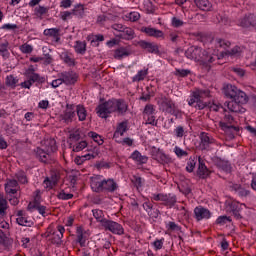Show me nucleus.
Returning a JSON list of instances; mask_svg holds the SVG:
<instances>
[{
	"label": "nucleus",
	"instance_id": "052dcab7",
	"mask_svg": "<svg viewBox=\"0 0 256 256\" xmlns=\"http://www.w3.org/2000/svg\"><path fill=\"white\" fill-rule=\"evenodd\" d=\"M20 51L25 54L33 53V46L30 44H22L20 46Z\"/></svg>",
	"mask_w": 256,
	"mask_h": 256
},
{
	"label": "nucleus",
	"instance_id": "1a4fd4ad",
	"mask_svg": "<svg viewBox=\"0 0 256 256\" xmlns=\"http://www.w3.org/2000/svg\"><path fill=\"white\" fill-rule=\"evenodd\" d=\"M199 138H200L199 147L201 151H211V146L217 144V141L215 140V138H213V136H211V134L207 132H202Z\"/></svg>",
	"mask_w": 256,
	"mask_h": 256
},
{
	"label": "nucleus",
	"instance_id": "aec40b11",
	"mask_svg": "<svg viewBox=\"0 0 256 256\" xmlns=\"http://www.w3.org/2000/svg\"><path fill=\"white\" fill-rule=\"evenodd\" d=\"M27 75L32 85L33 83H39V84L45 83V77L39 75L38 73H35V70L31 68L28 69Z\"/></svg>",
	"mask_w": 256,
	"mask_h": 256
},
{
	"label": "nucleus",
	"instance_id": "6e6d98bb",
	"mask_svg": "<svg viewBox=\"0 0 256 256\" xmlns=\"http://www.w3.org/2000/svg\"><path fill=\"white\" fill-rule=\"evenodd\" d=\"M174 153L176 155V157H187V155H189V153H187V151L181 149L179 146H175L174 147Z\"/></svg>",
	"mask_w": 256,
	"mask_h": 256
},
{
	"label": "nucleus",
	"instance_id": "774afa93",
	"mask_svg": "<svg viewBox=\"0 0 256 256\" xmlns=\"http://www.w3.org/2000/svg\"><path fill=\"white\" fill-rule=\"evenodd\" d=\"M165 194L163 193H153L151 196L152 201H162L164 200Z\"/></svg>",
	"mask_w": 256,
	"mask_h": 256
},
{
	"label": "nucleus",
	"instance_id": "423d86ee",
	"mask_svg": "<svg viewBox=\"0 0 256 256\" xmlns=\"http://www.w3.org/2000/svg\"><path fill=\"white\" fill-rule=\"evenodd\" d=\"M158 105L160 111H163V113H168L169 115H175L177 117V114L179 113V108L177 107L173 99H171V97L161 96Z\"/></svg>",
	"mask_w": 256,
	"mask_h": 256
},
{
	"label": "nucleus",
	"instance_id": "e433bc0d",
	"mask_svg": "<svg viewBox=\"0 0 256 256\" xmlns=\"http://www.w3.org/2000/svg\"><path fill=\"white\" fill-rule=\"evenodd\" d=\"M149 73V69H143L138 71V73L132 78L133 83H139V81H144L145 77H147Z\"/></svg>",
	"mask_w": 256,
	"mask_h": 256
},
{
	"label": "nucleus",
	"instance_id": "6ab92c4d",
	"mask_svg": "<svg viewBox=\"0 0 256 256\" xmlns=\"http://www.w3.org/2000/svg\"><path fill=\"white\" fill-rule=\"evenodd\" d=\"M34 153L36 154L37 159L41 161L42 163H49V159L51 155H49L51 152H47L46 149H42L40 147L36 148L34 150Z\"/></svg>",
	"mask_w": 256,
	"mask_h": 256
},
{
	"label": "nucleus",
	"instance_id": "bf43d9fd",
	"mask_svg": "<svg viewBox=\"0 0 256 256\" xmlns=\"http://www.w3.org/2000/svg\"><path fill=\"white\" fill-rule=\"evenodd\" d=\"M163 243H165V239L164 238H162V239H157V240H155L153 243H152V245H153V247H154V249L156 250V251H159V250H161V249H163Z\"/></svg>",
	"mask_w": 256,
	"mask_h": 256
},
{
	"label": "nucleus",
	"instance_id": "6e6552de",
	"mask_svg": "<svg viewBox=\"0 0 256 256\" xmlns=\"http://www.w3.org/2000/svg\"><path fill=\"white\" fill-rule=\"evenodd\" d=\"M76 243L80 245V247H85L87 245V241H89V237H91V230L85 229L83 226H76Z\"/></svg>",
	"mask_w": 256,
	"mask_h": 256
},
{
	"label": "nucleus",
	"instance_id": "dca6fc26",
	"mask_svg": "<svg viewBox=\"0 0 256 256\" xmlns=\"http://www.w3.org/2000/svg\"><path fill=\"white\" fill-rule=\"evenodd\" d=\"M194 218L196 221H203V219H211V211L203 206L194 208Z\"/></svg>",
	"mask_w": 256,
	"mask_h": 256
},
{
	"label": "nucleus",
	"instance_id": "0eeeda50",
	"mask_svg": "<svg viewBox=\"0 0 256 256\" xmlns=\"http://www.w3.org/2000/svg\"><path fill=\"white\" fill-rule=\"evenodd\" d=\"M151 157L154 161L163 165V167H167V165H171L173 163V158H171L169 154H165L163 150L155 146L151 148Z\"/></svg>",
	"mask_w": 256,
	"mask_h": 256
},
{
	"label": "nucleus",
	"instance_id": "e2e57ef3",
	"mask_svg": "<svg viewBox=\"0 0 256 256\" xmlns=\"http://www.w3.org/2000/svg\"><path fill=\"white\" fill-rule=\"evenodd\" d=\"M128 19L132 22L139 21V19H141V14H139V12H130Z\"/></svg>",
	"mask_w": 256,
	"mask_h": 256
},
{
	"label": "nucleus",
	"instance_id": "20e7f679",
	"mask_svg": "<svg viewBox=\"0 0 256 256\" xmlns=\"http://www.w3.org/2000/svg\"><path fill=\"white\" fill-rule=\"evenodd\" d=\"M65 234V227L62 225H58L56 230H51V228H48V230L42 234V237L45 239H49V241L52 243V245H56V247H61L63 245V235Z\"/></svg>",
	"mask_w": 256,
	"mask_h": 256
},
{
	"label": "nucleus",
	"instance_id": "8fccbe9b",
	"mask_svg": "<svg viewBox=\"0 0 256 256\" xmlns=\"http://www.w3.org/2000/svg\"><path fill=\"white\" fill-rule=\"evenodd\" d=\"M44 35L46 37H57V35H59V29L57 28L45 29Z\"/></svg>",
	"mask_w": 256,
	"mask_h": 256
},
{
	"label": "nucleus",
	"instance_id": "09e8293b",
	"mask_svg": "<svg viewBox=\"0 0 256 256\" xmlns=\"http://www.w3.org/2000/svg\"><path fill=\"white\" fill-rule=\"evenodd\" d=\"M132 183L137 189H141V187H143V183H145V180L139 176H133Z\"/></svg>",
	"mask_w": 256,
	"mask_h": 256
},
{
	"label": "nucleus",
	"instance_id": "f03ea898",
	"mask_svg": "<svg viewBox=\"0 0 256 256\" xmlns=\"http://www.w3.org/2000/svg\"><path fill=\"white\" fill-rule=\"evenodd\" d=\"M129 109V105L123 99H112L108 100L96 108V113L98 117L101 119H107L111 113H118V115H125L127 110Z\"/></svg>",
	"mask_w": 256,
	"mask_h": 256
},
{
	"label": "nucleus",
	"instance_id": "a878e982",
	"mask_svg": "<svg viewBox=\"0 0 256 256\" xmlns=\"http://www.w3.org/2000/svg\"><path fill=\"white\" fill-rule=\"evenodd\" d=\"M162 203L165 207H169V209H171L172 207H175V203H177V196L173 194H164V200Z\"/></svg>",
	"mask_w": 256,
	"mask_h": 256
},
{
	"label": "nucleus",
	"instance_id": "864d4df0",
	"mask_svg": "<svg viewBox=\"0 0 256 256\" xmlns=\"http://www.w3.org/2000/svg\"><path fill=\"white\" fill-rule=\"evenodd\" d=\"M174 134L178 139L183 138L185 136V128L183 126H177L174 129Z\"/></svg>",
	"mask_w": 256,
	"mask_h": 256
},
{
	"label": "nucleus",
	"instance_id": "69168bd1",
	"mask_svg": "<svg viewBox=\"0 0 256 256\" xmlns=\"http://www.w3.org/2000/svg\"><path fill=\"white\" fill-rule=\"evenodd\" d=\"M143 209H145L148 213V215H150V217L153 215L151 213V211H153V203L147 201L143 203Z\"/></svg>",
	"mask_w": 256,
	"mask_h": 256
},
{
	"label": "nucleus",
	"instance_id": "680f3d73",
	"mask_svg": "<svg viewBox=\"0 0 256 256\" xmlns=\"http://www.w3.org/2000/svg\"><path fill=\"white\" fill-rule=\"evenodd\" d=\"M69 139L70 141H79V139H81V133L79 132V130L70 132Z\"/></svg>",
	"mask_w": 256,
	"mask_h": 256
},
{
	"label": "nucleus",
	"instance_id": "a19ab883",
	"mask_svg": "<svg viewBox=\"0 0 256 256\" xmlns=\"http://www.w3.org/2000/svg\"><path fill=\"white\" fill-rule=\"evenodd\" d=\"M61 59L64 61V63H66V65H69L70 67L75 65V58H73V56L67 52H63L61 54Z\"/></svg>",
	"mask_w": 256,
	"mask_h": 256
},
{
	"label": "nucleus",
	"instance_id": "f3484780",
	"mask_svg": "<svg viewBox=\"0 0 256 256\" xmlns=\"http://www.w3.org/2000/svg\"><path fill=\"white\" fill-rule=\"evenodd\" d=\"M198 169H197V175L200 177V179H207L209 175H211V171L207 169V166L205 165V161H203V158L201 156L198 158Z\"/></svg>",
	"mask_w": 256,
	"mask_h": 256
},
{
	"label": "nucleus",
	"instance_id": "5701e85b",
	"mask_svg": "<svg viewBox=\"0 0 256 256\" xmlns=\"http://www.w3.org/2000/svg\"><path fill=\"white\" fill-rule=\"evenodd\" d=\"M95 157H97V152H93V153H88L82 156H77L74 159V163L76 165H83L85 163V161H91V159H95Z\"/></svg>",
	"mask_w": 256,
	"mask_h": 256
},
{
	"label": "nucleus",
	"instance_id": "49530a36",
	"mask_svg": "<svg viewBox=\"0 0 256 256\" xmlns=\"http://www.w3.org/2000/svg\"><path fill=\"white\" fill-rule=\"evenodd\" d=\"M58 199H61L62 201H69V199H73V194L66 193L65 190H61L57 194Z\"/></svg>",
	"mask_w": 256,
	"mask_h": 256
},
{
	"label": "nucleus",
	"instance_id": "4468645a",
	"mask_svg": "<svg viewBox=\"0 0 256 256\" xmlns=\"http://www.w3.org/2000/svg\"><path fill=\"white\" fill-rule=\"evenodd\" d=\"M75 105L67 104L66 109L60 115V119L64 121V123H73V119H75Z\"/></svg>",
	"mask_w": 256,
	"mask_h": 256
},
{
	"label": "nucleus",
	"instance_id": "9b49d317",
	"mask_svg": "<svg viewBox=\"0 0 256 256\" xmlns=\"http://www.w3.org/2000/svg\"><path fill=\"white\" fill-rule=\"evenodd\" d=\"M103 229L105 231H110V233H113L114 235H124L125 229H123V226L113 220H107L102 225Z\"/></svg>",
	"mask_w": 256,
	"mask_h": 256
},
{
	"label": "nucleus",
	"instance_id": "f257e3e1",
	"mask_svg": "<svg viewBox=\"0 0 256 256\" xmlns=\"http://www.w3.org/2000/svg\"><path fill=\"white\" fill-rule=\"evenodd\" d=\"M185 56L187 57V59L197 61L201 69H203V71H206V73H209V71H211V65H213V62L216 59H219L217 55L211 54L207 50L195 46L189 47L185 51Z\"/></svg>",
	"mask_w": 256,
	"mask_h": 256
},
{
	"label": "nucleus",
	"instance_id": "37998d69",
	"mask_svg": "<svg viewBox=\"0 0 256 256\" xmlns=\"http://www.w3.org/2000/svg\"><path fill=\"white\" fill-rule=\"evenodd\" d=\"M16 178L22 185H27V183H29V180L27 179V174H25L24 171L17 172Z\"/></svg>",
	"mask_w": 256,
	"mask_h": 256
},
{
	"label": "nucleus",
	"instance_id": "ea45409f",
	"mask_svg": "<svg viewBox=\"0 0 256 256\" xmlns=\"http://www.w3.org/2000/svg\"><path fill=\"white\" fill-rule=\"evenodd\" d=\"M217 167L219 169H221L222 171H225V173H231V163H229V161H225V160H220L217 163Z\"/></svg>",
	"mask_w": 256,
	"mask_h": 256
},
{
	"label": "nucleus",
	"instance_id": "cd10ccee",
	"mask_svg": "<svg viewBox=\"0 0 256 256\" xmlns=\"http://www.w3.org/2000/svg\"><path fill=\"white\" fill-rule=\"evenodd\" d=\"M92 213H93V217L96 219L97 223H100L101 227H103L105 222L108 220L105 218V213L103 212V210L93 209Z\"/></svg>",
	"mask_w": 256,
	"mask_h": 256
},
{
	"label": "nucleus",
	"instance_id": "7ed1b4c3",
	"mask_svg": "<svg viewBox=\"0 0 256 256\" xmlns=\"http://www.w3.org/2000/svg\"><path fill=\"white\" fill-rule=\"evenodd\" d=\"M91 189L94 193H115L119 185L114 179H101V176H95L91 180Z\"/></svg>",
	"mask_w": 256,
	"mask_h": 256
},
{
	"label": "nucleus",
	"instance_id": "a211bd4d",
	"mask_svg": "<svg viewBox=\"0 0 256 256\" xmlns=\"http://www.w3.org/2000/svg\"><path fill=\"white\" fill-rule=\"evenodd\" d=\"M142 33H145L148 37H155V39H161V37H164V33L161 30H157L156 28L152 27H142L141 28Z\"/></svg>",
	"mask_w": 256,
	"mask_h": 256
},
{
	"label": "nucleus",
	"instance_id": "bb28decb",
	"mask_svg": "<svg viewBox=\"0 0 256 256\" xmlns=\"http://www.w3.org/2000/svg\"><path fill=\"white\" fill-rule=\"evenodd\" d=\"M7 209H9L7 199H5L3 194H0V219L7 217Z\"/></svg>",
	"mask_w": 256,
	"mask_h": 256
},
{
	"label": "nucleus",
	"instance_id": "c03bdc74",
	"mask_svg": "<svg viewBox=\"0 0 256 256\" xmlns=\"http://www.w3.org/2000/svg\"><path fill=\"white\" fill-rule=\"evenodd\" d=\"M72 15H75L76 17H83L85 15V8L83 5H77L72 10Z\"/></svg>",
	"mask_w": 256,
	"mask_h": 256
},
{
	"label": "nucleus",
	"instance_id": "79ce46f5",
	"mask_svg": "<svg viewBox=\"0 0 256 256\" xmlns=\"http://www.w3.org/2000/svg\"><path fill=\"white\" fill-rule=\"evenodd\" d=\"M88 136L91 137V139H93V141H95V143H97L98 145H103V143H105L103 137L96 132H89Z\"/></svg>",
	"mask_w": 256,
	"mask_h": 256
},
{
	"label": "nucleus",
	"instance_id": "0e129e2a",
	"mask_svg": "<svg viewBox=\"0 0 256 256\" xmlns=\"http://www.w3.org/2000/svg\"><path fill=\"white\" fill-rule=\"evenodd\" d=\"M183 25H185V22H183V20L177 18V17H173L172 18V26L179 28V27H183Z\"/></svg>",
	"mask_w": 256,
	"mask_h": 256
},
{
	"label": "nucleus",
	"instance_id": "3c124183",
	"mask_svg": "<svg viewBox=\"0 0 256 256\" xmlns=\"http://www.w3.org/2000/svg\"><path fill=\"white\" fill-rule=\"evenodd\" d=\"M174 75L176 77H187L191 75V70L189 69H176Z\"/></svg>",
	"mask_w": 256,
	"mask_h": 256
},
{
	"label": "nucleus",
	"instance_id": "7c9ffc66",
	"mask_svg": "<svg viewBox=\"0 0 256 256\" xmlns=\"http://www.w3.org/2000/svg\"><path fill=\"white\" fill-rule=\"evenodd\" d=\"M75 113H77L79 121H85V119H87V109H85V106L77 105L75 108Z\"/></svg>",
	"mask_w": 256,
	"mask_h": 256
},
{
	"label": "nucleus",
	"instance_id": "de8ad7c7",
	"mask_svg": "<svg viewBox=\"0 0 256 256\" xmlns=\"http://www.w3.org/2000/svg\"><path fill=\"white\" fill-rule=\"evenodd\" d=\"M85 148H87V141H81L72 147V151L79 153V151H83Z\"/></svg>",
	"mask_w": 256,
	"mask_h": 256
},
{
	"label": "nucleus",
	"instance_id": "4be33fe9",
	"mask_svg": "<svg viewBox=\"0 0 256 256\" xmlns=\"http://www.w3.org/2000/svg\"><path fill=\"white\" fill-rule=\"evenodd\" d=\"M117 37H119V39H123L124 41H133V39H135V30L126 26L124 31L118 34Z\"/></svg>",
	"mask_w": 256,
	"mask_h": 256
},
{
	"label": "nucleus",
	"instance_id": "2eb2a0df",
	"mask_svg": "<svg viewBox=\"0 0 256 256\" xmlns=\"http://www.w3.org/2000/svg\"><path fill=\"white\" fill-rule=\"evenodd\" d=\"M59 77L62 78L65 85H75L79 79V75L73 71H66L59 74Z\"/></svg>",
	"mask_w": 256,
	"mask_h": 256
},
{
	"label": "nucleus",
	"instance_id": "4d7b16f0",
	"mask_svg": "<svg viewBox=\"0 0 256 256\" xmlns=\"http://www.w3.org/2000/svg\"><path fill=\"white\" fill-rule=\"evenodd\" d=\"M216 43L219 47H222L223 49H227V48L231 47V42L221 39V38H217Z\"/></svg>",
	"mask_w": 256,
	"mask_h": 256
},
{
	"label": "nucleus",
	"instance_id": "2f4dec72",
	"mask_svg": "<svg viewBox=\"0 0 256 256\" xmlns=\"http://www.w3.org/2000/svg\"><path fill=\"white\" fill-rule=\"evenodd\" d=\"M5 83L7 87H11V89H15V87H17V85L19 84V78H17V76L13 74H10L6 77Z\"/></svg>",
	"mask_w": 256,
	"mask_h": 256
},
{
	"label": "nucleus",
	"instance_id": "603ef678",
	"mask_svg": "<svg viewBox=\"0 0 256 256\" xmlns=\"http://www.w3.org/2000/svg\"><path fill=\"white\" fill-rule=\"evenodd\" d=\"M227 223H231V217L228 216H219L216 220V225H227Z\"/></svg>",
	"mask_w": 256,
	"mask_h": 256
},
{
	"label": "nucleus",
	"instance_id": "393cba45",
	"mask_svg": "<svg viewBox=\"0 0 256 256\" xmlns=\"http://www.w3.org/2000/svg\"><path fill=\"white\" fill-rule=\"evenodd\" d=\"M246 103L237 102V100H232L227 103V108L231 113H241L242 107L241 105H245Z\"/></svg>",
	"mask_w": 256,
	"mask_h": 256
},
{
	"label": "nucleus",
	"instance_id": "b1692460",
	"mask_svg": "<svg viewBox=\"0 0 256 256\" xmlns=\"http://www.w3.org/2000/svg\"><path fill=\"white\" fill-rule=\"evenodd\" d=\"M131 159H133V161H136L138 165H145V163L149 161V157H147L146 155H142L141 152L137 150L131 154Z\"/></svg>",
	"mask_w": 256,
	"mask_h": 256
},
{
	"label": "nucleus",
	"instance_id": "5fc2aeb1",
	"mask_svg": "<svg viewBox=\"0 0 256 256\" xmlns=\"http://www.w3.org/2000/svg\"><path fill=\"white\" fill-rule=\"evenodd\" d=\"M192 107L201 111L207 107V103L203 102L202 99L194 100V105H192Z\"/></svg>",
	"mask_w": 256,
	"mask_h": 256
},
{
	"label": "nucleus",
	"instance_id": "9d476101",
	"mask_svg": "<svg viewBox=\"0 0 256 256\" xmlns=\"http://www.w3.org/2000/svg\"><path fill=\"white\" fill-rule=\"evenodd\" d=\"M143 119L145 125L157 126V120L155 119V106L147 104L143 111Z\"/></svg>",
	"mask_w": 256,
	"mask_h": 256
},
{
	"label": "nucleus",
	"instance_id": "c9c22d12",
	"mask_svg": "<svg viewBox=\"0 0 256 256\" xmlns=\"http://www.w3.org/2000/svg\"><path fill=\"white\" fill-rule=\"evenodd\" d=\"M0 55H2L4 59H9V42L7 40L0 43Z\"/></svg>",
	"mask_w": 256,
	"mask_h": 256
},
{
	"label": "nucleus",
	"instance_id": "c85d7f7f",
	"mask_svg": "<svg viewBox=\"0 0 256 256\" xmlns=\"http://www.w3.org/2000/svg\"><path fill=\"white\" fill-rule=\"evenodd\" d=\"M74 49L78 55H85L87 53V42L86 41H76Z\"/></svg>",
	"mask_w": 256,
	"mask_h": 256
},
{
	"label": "nucleus",
	"instance_id": "4c0bfd02",
	"mask_svg": "<svg viewBox=\"0 0 256 256\" xmlns=\"http://www.w3.org/2000/svg\"><path fill=\"white\" fill-rule=\"evenodd\" d=\"M16 223H18V225H21L22 227H33L35 225V222L29 220L26 216L17 217Z\"/></svg>",
	"mask_w": 256,
	"mask_h": 256
},
{
	"label": "nucleus",
	"instance_id": "39448f33",
	"mask_svg": "<svg viewBox=\"0 0 256 256\" xmlns=\"http://www.w3.org/2000/svg\"><path fill=\"white\" fill-rule=\"evenodd\" d=\"M224 95L228 99H232L234 101H237L238 103H247V101L249 100L245 92L238 89L237 86H233L231 84H227L226 86H224Z\"/></svg>",
	"mask_w": 256,
	"mask_h": 256
},
{
	"label": "nucleus",
	"instance_id": "ddd939ff",
	"mask_svg": "<svg viewBox=\"0 0 256 256\" xmlns=\"http://www.w3.org/2000/svg\"><path fill=\"white\" fill-rule=\"evenodd\" d=\"M210 95L211 91H209V89H196L188 100V105L193 106L195 105V100L207 99Z\"/></svg>",
	"mask_w": 256,
	"mask_h": 256
},
{
	"label": "nucleus",
	"instance_id": "72a5a7b5",
	"mask_svg": "<svg viewBox=\"0 0 256 256\" xmlns=\"http://www.w3.org/2000/svg\"><path fill=\"white\" fill-rule=\"evenodd\" d=\"M129 50L125 47H120L114 51V59H123V57H129Z\"/></svg>",
	"mask_w": 256,
	"mask_h": 256
},
{
	"label": "nucleus",
	"instance_id": "58836bf2",
	"mask_svg": "<svg viewBox=\"0 0 256 256\" xmlns=\"http://www.w3.org/2000/svg\"><path fill=\"white\" fill-rule=\"evenodd\" d=\"M126 131H127V122H121L118 124L116 131L114 132V137H117L118 135L123 137Z\"/></svg>",
	"mask_w": 256,
	"mask_h": 256
},
{
	"label": "nucleus",
	"instance_id": "338daca9",
	"mask_svg": "<svg viewBox=\"0 0 256 256\" xmlns=\"http://www.w3.org/2000/svg\"><path fill=\"white\" fill-rule=\"evenodd\" d=\"M167 227L169 231H181V226L177 225L175 222H169Z\"/></svg>",
	"mask_w": 256,
	"mask_h": 256
},
{
	"label": "nucleus",
	"instance_id": "412c9836",
	"mask_svg": "<svg viewBox=\"0 0 256 256\" xmlns=\"http://www.w3.org/2000/svg\"><path fill=\"white\" fill-rule=\"evenodd\" d=\"M139 45L142 49L148 51V53H155V55H158L159 53V46H157L155 43L140 41Z\"/></svg>",
	"mask_w": 256,
	"mask_h": 256
},
{
	"label": "nucleus",
	"instance_id": "f8f14e48",
	"mask_svg": "<svg viewBox=\"0 0 256 256\" xmlns=\"http://www.w3.org/2000/svg\"><path fill=\"white\" fill-rule=\"evenodd\" d=\"M220 127L224 131H232L233 133H237L239 131V127L235 126V119L231 114H225L224 121L220 122Z\"/></svg>",
	"mask_w": 256,
	"mask_h": 256
},
{
	"label": "nucleus",
	"instance_id": "473e14b6",
	"mask_svg": "<svg viewBox=\"0 0 256 256\" xmlns=\"http://www.w3.org/2000/svg\"><path fill=\"white\" fill-rule=\"evenodd\" d=\"M194 3L198 9H201L202 11L211 10V2H209V0H194Z\"/></svg>",
	"mask_w": 256,
	"mask_h": 256
},
{
	"label": "nucleus",
	"instance_id": "a18cd8bd",
	"mask_svg": "<svg viewBox=\"0 0 256 256\" xmlns=\"http://www.w3.org/2000/svg\"><path fill=\"white\" fill-rule=\"evenodd\" d=\"M197 165V159H192L190 158L187 162V166H186V171L188 173H193V171L195 170V166Z\"/></svg>",
	"mask_w": 256,
	"mask_h": 256
},
{
	"label": "nucleus",
	"instance_id": "c756f323",
	"mask_svg": "<svg viewBox=\"0 0 256 256\" xmlns=\"http://www.w3.org/2000/svg\"><path fill=\"white\" fill-rule=\"evenodd\" d=\"M44 145L47 153H55V151H57V142L55 141V139L45 140Z\"/></svg>",
	"mask_w": 256,
	"mask_h": 256
},
{
	"label": "nucleus",
	"instance_id": "f704fd0d",
	"mask_svg": "<svg viewBox=\"0 0 256 256\" xmlns=\"http://www.w3.org/2000/svg\"><path fill=\"white\" fill-rule=\"evenodd\" d=\"M47 13H49V7L47 6L38 5L34 8V15L40 19L41 17L47 15Z\"/></svg>",
	"mask_w": 256,
	"mask_h": 256
},
{
	"label": "nucleus",
	"instance_id": "13d9d810",
	"mask_svg": "<svg viewBox=\"0 0 256 256\" xmlns=\"http://www.w3.org/2000/svg\"><path fill=\"white\" fill-rule=\"evenodd\" d=\"M240 27H251V22L249 19V15L244 16L239 20Z\"/></svg>",
	"mask_w": 256,
	"mask_h": 256
}]
</instances>
